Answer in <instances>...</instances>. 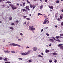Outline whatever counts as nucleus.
Instances as JSON below:
<instances>
[{"label":"nucleus","instance_id":"36","mask_svg":"<svg viewBox=\"0 0 63 63\" xmlns=\"http://www.w3.org/2000/svg\"><path fill=\"white\" fill-rule=\"evenodd\" d=\"M35 7H36V6L35 5L33 7V9H35Z\"/></svg>","mask_w":63,"mask_h":63},{"label":"nucleus","instance_id":"35","mask_svg":"<svg viewBox=\"0 0 63 63\" xmlns=\"http://www.w3.org/2000/svg\"><path fill=\"white\" fill-rule=\"evenodd\" d=\"M60 36H63V33H62V34H60Z\"/></svg>","mask_w":63,"mask_h":63},{"label":"nucleus","instance_id":"13","mask_svg":"<svg viewBox=\"0 0 63 63\" xmlns=\"http://www.w3.org/2000/svg\"><path fill=\"white\" fill-rule=\"evenodd\" d=\"M26 9H27V10H28L29 11H30V9L29 8V6H26L25 8Z\"/></svg>","mask_w":63,"mask_h":63},{"label":"nucleus","instance_id":"48","mask_svg":"<svg viewBox=\"0 0 63 63\" xmlns=\"http://www.w3.org/2000/svg\"><path fill=\"white\" fill-rule=\"evenodd\" d=\"M46 35H47V36H48L49 35L47 33H46Z\"/></svg>","mask_w":63,"mask_h":63},{"label":"nucleus","instance_id":"6","mask_svg":"<svg viewBox=\"0 0 63 63\" xmlns=\"http://www.w3.org/2000/svg\"><path fill=\"white\" fill-rule=\"evenodd\" d=\"M21 55H23V56L27 55L26 54V52L22 53H21Z\"/></svg>","mask_w":63,"mask_h":63},{"label":"nucleus","instance_id":"21","mask_svg":"<svg viewBox=\"0 0 63 63\" xmlns=\"http://www.w3.org/2000/svg\"><path fill=\"white\" fill-rule=\"evenodd\" d=\"M56 41L57 42H61V41H60V39H59L56 40Z\"/></svg>","mask_w":63,"mask_h":63},{"label":"nucleus","instance_id":"29","mask_svg":"<svg viewBox=\"0 0 63 63\" xmlns=\"http://www.w3.org/2000/svg\"><path fill=\"white\" fill-rule=\"evenodd\" d=\"M38 16H39V15H42V16H43V14H40V13H39L38 14Z\"/></svg>","mask_w":63,"mask_h":63},{"label":"nucleus","instance_id":"19","mask_svg":"<svg viewBox=\"0 0 63 63\" xmlns=\"http://www.w3.org/2000/svg\"><path fill=\"white\" fill-rule=\"evenodd\" d=\"M9 28L10 29H11V30H14V28L13 27H9Z\"/></svg>","mask_w":63,"mask_h":63},{"label":"nucleus","instance_id":"52","mask_svg":"<svg viewBox=\"0 0 63 63\" xmlns=\"http://www.w3.org/2000/svg\"><path fill=\"white\" fill-rule=\"evenodd\" d=\"M20 35H21V36H22V35L23 34H22V33H21L20 34Z\"/></svg>","mask_w":63,"mask_h":63},{"label":"nucleus","instance_id":"5","mask_svg":"<svg viewBox=\"0 0 63 63\" xmlns=\"http://www.w3.org/2000/svg\"><path fill=\"white\" fill-rule=\"evenodd\" d=\"M55 38L56 39H61V38H63V37H61L60 36H57Z\"/></svg>","mask_w":63,"mask_h":63},{"label":"nucleus","instance_id":"14","mask_svg":"<svg viewBox=\"0 0 63 63\" xmlns=\"http://www.w3.org/2000/svg\"><path fill=\"white\" fill-rule=\"evenodd\" d=\"M45 51L46 52V53H47L48 52H49V50H47V49H46L45 50Z\"/></svg>","mask_w":63,"mask_h":63},{"label":"nucleus","instance_id":"24","mask_svg":"<svg viewBox=\"0 0 63 63\" xmlns=\"http://www.w3.org/2000/svg\"><path fill=\"white\" fill-rule=\"evenodd\" d=\"M57 15H58V13H57L56 14V15H55V17H57Z\"/></svg>","mask_w":63,"mask_h":63},{"label":"nucleus","instance_id":"59","mask_svg":"<svg viewBox=\"0 0 63 63\" xmlns=\"http://www.w3.org/2000/svg\"><path fill=\"white\" fill-rule=\"evenodd\" d=\"M28 48H29V47L27 46V47H26V48L27 49Z\"/></svg>","mask_w":63,"mask_h":63},{"label":"nucleus","instance_id":"15","mask_svg":"<svg viewBox=\"0 0 63 63\" xmlns=\"http://www.w3.org/2000/svg\"><path fill=\"white\" fill-rule=\"evenodd\" d=\"M49 40H50V41L52 42H54V40L52 39H49Z\"/></svg>","mask_w":63,"mask_h":63},{"label":"nucleus","instance_id":"25","mask_svg":"<svg viewBox=\"0 0 63 63\" xmlns=\"http://www.w3.org/2000/svg\"><path fill=\"white\" fill-rule=\"evenodd\" d=\"M14 25H15V23H11V25H12V26Z\"/></svg>","mask_w":63,"mask_h":63},{"label":"nucleus","instance_id":"20","mask_svg":"<svg viewBox=\"0 0 63 63\" xmlns=\"http://www.w3.org/2000/svg\"><path fill=\"white\" fill-rule=\"evenodd\" d=\"M60 18L61 19H62V18H63V16H60Z\"/></svg>","mask_w":63,"mask_h":63},{"label":"nucleus","instance_id":"11","mask_svg":"<svg viewBox=\"0 0 63 63\" xmlns=\"http://www.w3.org/2000/svg\"><path fill=\"white\" fill-rule=\"evenodd\" d=\"M22 10H23V11L24 12H27V9H23L22 10H21V11H22Z\"/></svg>","mask_w":63,"mask_h":63},{"label":"nucleus","instance_id":"58","mask_svg":"<svg viewBox=\"0 0 63 63\" xmlns=\"http://www.w3.org/2000/svg\"><path fill=\"white\" fill-rule=\"evenodd\" d=\"M43 31V29H42L41 30V32H42Z\"/></svg>","mask_w":63,"mask_h":63},{"label":"nucleus","instance_id":"56","mask_svg":"<svg viewBox=\"0 0 63 63\" xmlns=\"http://www.w3.org/2000/svg\"><path fill=\"white\" fill-rule=\"evenodd\" d=\"M17 6H19V4L18 3H17Z\"/></svg>","mask_w":63,"mask_h":63},{"label":"nucleus","instance_id":"16","mask_svg":"<svg viewBox=\"0 0 63 63\" xmlns=\"http://www.w3.org/2000/svg\"><path fill=\"white\" fill-rule=\"evenodd\" d=\"M53 55H57V53L56 52H54L53 53Z\"/></svg>","mask_w":63,"mask_h":63},{"label":"nucleus","instance_id":"38","mask_svg":"<svg viewBox=\"0 0 63 63\" xmlns=\"http://www.w3.org/2000/svg\"><path fill=\"white\" fill-rule=\"evenodd\" d=\"M61 25L62 26H63V22H62L61 23Z\"/></svg>","mask_w":63,"mask_h":63},{"label":"nucleus","instance_id":"1","mask_svg":"<svg viewBox=\"0 0 63 63\" xmlns=\"http://www.w3.org/2000/svg\"><path fill=\"white\" fill-rule=\"evenodd\" d=\"M9 5L12 8V9L13 10H16L17 9V7L16 6H14V5L12 4V3L10 4Z\"/></svg>","mask_w":63,"mask_h":63},{"label":"nucleus","instance_id":"57","mask_svg":"<svg viewBox=\"0 0 63 63\" xmlns=\"http://www.w3.org/2000/svg\"><path fill=\"white\" fill-rule=\"evenodd\" d=\"M13 45V44L10 43L9 44V45Z\"/></svg>","mask_w":63,"mask_h":63},{"label":"nucleus","instance_id":"62","mask_svg":"<svg viewBox=\"0 0 63 63\" xmlns=\"http://www.w3.org/2000/svg\"><path fill=\"white\" fill-rule=\"evenodd\" d=\"M50 11L51 12H52V10L50 9Z\"/></svg>","mask_w":63,"mask_h":63},{"label":"nucleus","instance_id":"4","mask_svg":"<svg viewBox=\"0 0 63 63\" xmlns=\"http://www.w3.org/2000/svg\"><path fill=\"white\" fill-rule=\"evenodd\" d=\"M12 45L13 46H16V47H20V45L18 44H16L14 43H12Z\"/></svg>","mask_w":63,"mask_h":63},{"label":"nucleus","instance_id":"3","mask_svg":"<svg viewBox=\"0 0 63 63\" xmlns=\"http://www.w3.org/2000/svg\"><path fill=\"white\" fill-rule=\"evenodd\" d=\"M33 26H30L29 27V29L30 30H31L32 31H33V30H35V28H33L32 27Z\"/></svg>","mask_w":63,"mask_h":63},{"label":"nucleus","instance_id":"45","mask_svg":"<svg viewBox=\"0 0 63 63\" xmlns=\"http://www.w3.org/2000/svg\"><path fill=\"white\" fill-rule=\"evenodd\" d=\"M58 20H59V21H60V18H58Z\"/></svg>","mask_w":63,"mask_h":63},{"label":"nucleus","instance_id":"23","mask_svg":"<svg viewBox=\"0 0 63 63\" xmlns=\"http://www.w3.org/2000/svg\"><path fill=\"white\" fill-rule=\"evenodd\" d=\"M33 6L34 5H33L31 4L30 5V7H31V8H32V7H33Z\"/></svg>","mask_w":63,"mask_h":63},{"label":"nucleus","instance_id":"9","mask_svg":"<svg viewBox=\"0 0 63 63\" xmlns=\"http://www.w3.org/2000/svg\"><path fill=\"white\" fill-rule=\"evenodd\" d=\"M4 51L5 53H9V52H10V51H8V50H5Z\"/></svg>","mask_w":63,"mask_h":63},{"label":"nucleus","instance_id":"2","mask_svg":"<svg viewBox=\"0 0 63 63\" xmlns=\"http://www.w3.org/2000/svg\"><path fill=\"white\" fill-rule=\"evenodd\" d=\"M63 44H59L58 46V47H60V49H63Z\"/></svg>","mask_w":63,"mask_h":63},{"label":"nucleus","instance_id":"63","mask_svg":"<svg viewBox=\"0 0 63 63\" xmlns=\"http://www.w3.org/2000/svg\"><path fill=\"white\" fill-rule=\"evenodd\" d=\"M46 29H47V28H48V27H46Z\"/></svg>","mask_w":63,"mask_h":63},{"label":"nucleus","instance_id":"46","mask_svg":"<svg viewBox=\"0 0 63 63\" xmlns=\"http://www.w3.org/2000/svg\"><path fill=\"white\" fill-rule=\"evenodd\" d=\"M55 61H54L55 63H56L57 62V60H55Z\"/></svg>","mask_w":63,"mask_h":63},{"label":"nucleus","instance_id":"28","mask_svg":"<svg viewBox=\"0 0 63 63\" xmlns=\"http://www.w3.org/2000/svg\"><path fill=\"white\" fill-rule=\"evenodd\" d=\"M6 3H8V4H10V3H11V2L8 1L6 2Z\"/></svg>","mask_w":63,"mask_h":63},{"label":"nucleus","instance_id":"34","mask_svg":"<svg viewBox=\"0 0 63 63\" xmlns=\"http://www.w3.org/2000/svg\"><path fill=\"white\" fill-rule=\"evenodd\" d=\"M27 3H29V4H30V2H29V1H28V0H27Z\"/></svg>","mask_w":63,"mask_h":63},{"label":"nucleus","instance_id":"7","mask_svg":"<svg viewBox=\"0 0 63 63\" xmlns=\"http://www.w3.org/2000/svg\"><path fill=\"white\" fill-rule=\"evenodd\" d=\"M37 48L36 47H34L32 49L33 51H36L37 49Z\"/></svg>","mask_w":63,"mask_h":63},{"label":"nucleus","instance_id":"64","mask_svg":"<svg viewBox=\"0 0 63 63\" xmlns=\"http://www.w3.org/2000/svg\"><path fill=\"white\" fill-rule=\"evenodd\" d=\"M20 5L21 6H22V4H20Z\"/></svg>","mask_w":63,"mask_h":63},{"label":"nucleus","instance_id":"17","mask_svg":"<svg viewBox=\"0 0 63 63\" xmlns=\"http://www.w3.org/2000/svg\"><path fill=\"white\" fill-rule=\"evenodd\" d=\"M43 7V5H41L40 7V9H42Z\"/></svg>","mask_w":63,"mask_h":63},{"label":"nucleus","instance_id":"26","mask_svg":"<svg viewBox=\"0 0 63 63\" xmlns=\"http://www.w3.org/2000/svg\"><path fill=\"white\" fill-rule=\"evenodd\" d=\"M28 61L29 62H32V60H29Z\"/></svg>","mask_w":63,"mask_h":63},{"label":"nucleus","instance_id":"22","mask_svg":"<svg viewBox=\"0 0 63 63\" xmlns=\"http://www.w3.org/2000/svg\"><path fill=\"white\" fill-rule=\"evenodd\" d=\"M9 20H12V17L11 16H10L9 18Z\"/></svg>","mask_w":63,"mask_h":63},{"label":"nucleus","instance_id":"41","mask_svg":"<svg viewBox=\"0 0 63 63\" xmlns=\"http://www.w3.org/2000/svg\"><path fill=\"white\" fill-rule=\"evenodd\" d=\"M18 59H19V60H22V58H19Z\"/></svg>","mask_w":63,"mask_h":63},{"label":"nucleus","instance_id":"42","mask_svg":"<svg viewBox=\"0 0 63 63\" xmlns=\"http://www.w3.org/2000/svg\"><path fill=\"white\" fill-rule=\"evenodd\" d=\"M23 17L24 18H26L27 17V16H23Z\"/></svg>","mask_w":63,"mask_h":63},{"label":"nucleus","instance_id":"51","mask_svg":"<svg viewBox=\"0 0 63 63\" xmlns=\"http://www.w3.org/2000/svg\"><path fill=\"white\" fill-rule=\"evenodd\" d=\"M51 44L50 43V44L49 45V47H51Z\"/></svg>","mask_w":63,"mask_h":63},{"label":"nucleus","instance_id":"55","mask_svg":"<svg viewBox=\"0 0 63 63\" xmlns=\"http://www.w3.org/2000/svg\"><path fill=\"white\" fill-rule=\"evenodd\" d=\"M18 39L19 41H21V40L20 39H19L18 38Z\"/></svg>","mask_w":63,"mask_h":63},{"label":"nucleus","instance_id":"61","mask_svg":"<svg viewBox=\"0 0 63 63\" xmlns=\"http://www.w3.org/2000/svg\"><path fill=\"white\" fill-rule=\"evenodd\" d=\"M55 27H56V28H57V25H56V26H55Z\"/></svg>","mask_w":63,"mask_h":63},{"label":"nucleus","instance_id":"37","mask_svg":"<svg viewBox=\"0 0 63 63\" xmlns=\"http://www.w3.org/2000/svg\"><path fill=\"white\" fill-rule=\"evenodd\" d=\"M52 39H53V40H56V39L54 38V37H52Z\"/></svg>","mask_w":63,"mask_h":63},{"label":"nucleus","instance_id":"47","mask_svg":"<svg viewBox=\"0 0 63 63\" xmlns=\"http://www.w3.org/2000/svg\"><path fill=\"white\" fill-rule=\"evenodd\" d=\"M41 54L42 55H44V53H43V52H42L41 53Z\"/></svg>","mask_w":63,"mask_h":63},{"label":"nucleus","instance_id":"44","mask_svg":"<svg viewBox=\"0 0 63 63\" xmlns=\"http://www.w3.org/2000/svg\"><path fill=\"white\" fill-rule=\"evenodd\" d=\"M5 5L4 4L2 5V6H3V8H4V7H5Z\"/></svg>","mask_w":63,"mask_h":63},{"label":"nucleus","instance_id":"43","mask_svg":"<svg viewBox=\"0 0 63 63\" xmlns=\"http://www.w3.org/2000/svg\"><path fill=\"white\" fill-rule=\"evenodd\" d=\"M16 22H17V23H18L19 22V21L17 20L16 21Z\"/></svg>","mask_w":63,"mask_h":63},{"label":"nucleus","instance_id":"31","mask_svg":"<svg viewBox=\"0 0 63 63\" xmlns=\"http://www.w3.org/2000/svg\"><path fill=\"white\" fill-rule=\"evenodd\" d=\"M44 20L45 21H47L48 23H49V22L48 21V20L45 19Z\"/></svg>","mask_w":63,"mask_h":63},{"label":"nucleus","instance_id":"10","mask_svg":"<svg viewBox=\"0 0 63 63\" xmlns=\"http://www.w3.org/2000/svg\"><path fill=\"white\" fill-rule=\"evenodd\" d=\"M31 50H29L27 52H26V53L27 55H28V54H29V53H30L31 52Z\"/></svg>","mask_w":63,"mask_h":63},{"label":"nucleus","instance_id":"12","mask_svg":"<svg viewBox=\"0 0 63 63\" xmlns=\"http://www.w3.org/2000/svg\"><path fill=\"white\" fill-rule=\"evenodd\" d=\"M49 8H50V9H53V6H50L49 7Z\"/></svg>","mask_w":63,"mask_h":63},{"label":"nucleus","instance_id":"49","mask_svg":"<svg viewBox=\"0 0 63 63\" xmlns=\"http://www.w3.org/2000/svg\"><path fill=\"white\" fill-rule=\"evenodd\" d=\"M25 2H24L23 3V6H25Z\"/></svg>","mask_w":63,"mask_h":63},{"label":"nucleus","instance_id":"27","mask_svg":"<svg viewBox=\"0 0 63 63\" xmlns=\"http://www.w3.org/2000/svg\"><path fill=\"white\" fill-rule=\"evenodd\" d=\"M60 2V1H59L58 0H57L56 1V3H59Z\"/></svg>","mask_w":63,"mask_h":63},{"label":"nucleus","instance_id":"33","mask_svg":"<svg viewBox=\"0 0 63 63\" xmlns=\"http://www.w3.org/2000/svg\"><path fill=\"white\" fill-rule=\"evenodd\" d=\"M49 62L50 63H51V62H52V60H49Z\"/></svg>","mask_w":63,"mask_h":63},{"label":"nucleus","instance_id":"32","mask_svg":"<svg viewBox=\"0 0 63 63\" xmlns=\"http://www.w3.org/2000/svg\"><path fill=\"white\" fill-rule=\"evenodd\" d=\"M4 61H7V58H5L4 59Z\"/></svg>","mask_w":63,"mask_h":63},{"label":"nucleus","instance_id":"8","mask_svg":"<svg viewBox=\"0 0 63 63\" xmlns=\"http://www.w3.org/2000/svg\"><path fill=\"white\" fill-rule=\"evenodd\" d=\"M43 24H48V22L47 21H44L43 23Z\"/></svg>","mask_w":63,"mask_h":63},{"label":"nucleus","instance_id":"30","mask_svg":"<svg viewBox=\"0 0 63 63\" xmlns=\"http://www.w3.org/2000/svg\"><path fill=\"white\" fill-rule=\"evenodd\" d=\"M26 19L27 20H29L30 19L29 18H26Z\"/></svg>","mask_w":63,"mask_h":63},{"label":"nucleus","instance_id":"39","mask_svg":"<svg viewBox=\"0 0 63 63\" xmlns=\"http://www.w3.org/2000/svg\"><path fill=\"white\" fill-rule=\"evenodd\" d=\"M12 53H16V52L14 51H12L11 52Z\"/></svg>","mask_w":63,"mask_h":63},{"label":"nucleus","instance_id":"60","mask_svg":"<svg viewBox=\"0 0 63 63\" xmlns=\"http://www.w3.org/2000/svg\"><path fill=\"white\" fill-rule=\"evenodd\" d=\"M44 17H45V18H46V17H47V16H44Z\"/></svg>","mask_w":63,"mask_h":63},{"label":"nucleus","instance_id":"53","mask_svg":"<svg viewBox=\"0 0 63 63\" xmlns=\"http://www.w3.org/2000/svg\"><path fill=\"white\" fill-rule=\"evenodd\" d=\"M5 63H10V62H5Z\"/></svg>","mask_w":63,"mask_h":63},{"label":"nucleus","instance_id":"40","mask_svg":"<svg viewBox=\"0 0 63 63\" xmlns=\"http://www.w3.org/2000/svg\"><path fill=\"white\" fill-rule=\"evenodd\" d=\"M2 59H3V58H2V57H0V60H2Z\"/></svg>","mask_w":63,"mask_h":63},{"label":"nucleus","instance_id":"50","mask_svg":"<svg viewBox=\"0 0 63 63\" xmlns=\"http://www.w3.org/2000/svg\"><path fill=\"white\" fill-rule=\"evenodd\" d=\"M6 8H10V6H8Z\"/></svg>","mask_w":63,"mask_h":63},{"label":"nucleus","instance_id":"54","mask_svg":"<svg viewBox=\"0 0 63 63\" xmlns=\"http://www.w3.org/2000/svg\"><path fill=\"white\" fill-rule=\"evenodd\" d=\"M47 0H45V2H47Z\"/></svg>","mask_w":63,"mask_h":63},{"label":"nucleus","instance_id":"18","mask_svg":"<svg viewBox=\"0 0 63 63\" xmlns=\"http://www.w3.org/2000/svg\"><path fill=\"white\" fill-rule=\"evenodd\" d=\"M38 56H39L40 57H42V58H43V57L40 55H38Z\"/></svg>","mask_w":63,"mask_h":63}]
</instances>
